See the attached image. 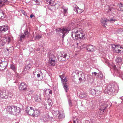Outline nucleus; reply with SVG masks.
I'll use <instances>...</instances> for the list:
<instances>
[{
	"label": "nucleus",
	"instance_id": "27",
	"mask_svg": "<svg viewBox=\"0 0 123 123\" xmlns=\"http://www.w3.org/2000/svg\"><path fill=\"white\" fill-rule=\"evenodd\" d=\"M48 105L46 107L47 108L48 107L49 108H50L52 107V101L50 99H48Z\"/></svg>",
	"mask_w": 123,
	"mask_h": 123
},
{
	"label": "nucleus",
	"instance_id": "24",
	"mask_svg": "<svg viewBox=\"0 0 123 123\" xmlns=\"http://www.w3.org/2000/svg\"><path fill=\"white\" fill-rule=\"evenodd\" d=\"M55 60H49V64L51 66H54L55 64Z\"/></svg>",
	"mask_w": 123,
	"mask_h": 123
},
{
	"label": "nucleus",
	"instance_id": "5",
	"mask_svg": "<svg viewBox=\"0 0 123 123\" xmlns=\"http://www.w3.org/2000/svg\"><path fill=\"white\" fill-rule=\"evenodd\" d=\"M69 56L66 53L62 52L60 53L58 55V57L59 60L60 61H64L67 60L69 58Z\"/></svg>",
	"mask_w": 123,
	"mask_h": 123
},
{
	"label": "nucleus",
	"instance_id": "6",
	"mask_svg": "<svg viewBox=\"0 0 123 123\" xmlns=\"http://www.w3.org/2000/svg\"><path fill=\"white\" fill-rule=\"evenodd\" d=\"M109 105H111V104L109 101L104 102L100 105V108L99 109L100 111V114H102L104 111L107 107Z\"/></svg>",
	"mask_w": 123,
	"mask_h": 123
},
{
	"label": "nucleus",
	"instance_id": "60",
	"mask_svg": "<svg viewBox=\"0 0 123 123\" xmlns=\"http://www.w3.org/2000/svg\"><path fill=\"white\" fill-rule=\"evenodd\" d=\"M7 51H9V49H7Z\"/></svg>",
	"mask_w": 123,
	"mask_h": 123
},
{
	"label": "nucleus",
	"instance_id": "9",
	"mask_svg": "<svg viewBox=\"0 0 123 123\" xmlns=\"http://www.w3.org/2000/svg\"><path fill=\"white\" fill-rule=\"evenodd\" d=\"M7 65V62L0 60V71H1L5 70Z\"/></svg>",
	"mask_w": 123,
	"mask_h": 123
},
{
	"label": "nucleus",
	"instance_id": "23",
	"mask_svg": "<svg viewBox=\"0 0 123 123\" xmlns=\"http://www.w3.org/2000/svg\"><path fill=\"white\" fill-rule=\"evenodd\" d=\"M55 0H47V3L48 4L52 6H55L56 5H57L56 4L54 5L53 4L55 2Z\"/></svg>",
	"mask_w": 123,
	"mask_h": 123
},
{
	"label": "nucleus",
	"instance_id": "44",
	"mask_svg": "<svg viewBox=\"0 0 123 123\" xmlns=\"http://www.w3.org/2000/svg\"><path fill=\"white\" fill-rule=\"evenodd\" d=\"M42 37V36L41 35L37 34L36 35L35 37V38L36 39H38L41 38Z\"/></svg>",
	"mask_w": 123,
	"mask_h": 123
},
{
	"label": "nucleus",
	"instance_id": "64",
	"mask_svg": "<svg viewBox=\"0 0 123 123\" xmlns=\"http://www.w3.org/2000/svg\"><path fill=\"white\" fill-rule=\"evenodd\" d=\"M58 5V6H59V5Z\"/></svg>",
	"mask_w": 123,
	"mask_h": 123
},
{
	"label": "nucleus",
	"instance_id": "46",
	"mask_svg": "<svg viewBox=\"0 0 123 123\" xmlns=\"http://www.w3.org/2000/svg\"><path fill=\"white\" fill-rule=\"evenodd\" d=\"M43 74L41 71H39L38 73L37 74V76L38 77H40V76L42 75Z\"/></svg>",
	"mask_w": 123,
	"mask_h": 123
},
{
	"label": "nucleus",
	"instance_id": "63",
	"mask_svg": "<svg viewBox=\"0 0 123 123\" xmlns=\"http://www.w3.org/2000/svg\"><path fill=\"white\" fill-rule=\"evenodd\" d=\"M113 5V6H114V5Z\"/></svg>",
	"mask_w": 123,
	"mask_h": 123
},
{
	"label": "nucleus",
	"instance_id": "48",
	"mask_svg": "<svg viewBox=\"0 0 123 123\" xmlns=\"http://www.w3.org/2000/svg\"><path fill=\"white\" fill-rule=\"evenodd\" d=\"M92 74H94V76L96 77H98V73H97L94 72H93L92 73Z\"/></svg>",
	"mask_w": 123,
	"mask_h": 123
},
{
	"label": "nucleus",
	"instance_id": "1",
	"mask_svg": "<svg viewBox=\"0 0 123 123\" xmlns=\"http://www.w3.org/2000/svg\"><path fill=\"white\" fill-rule=\"evenodd\" d=\"M71 36L75 40H77L79 39L84 40L86 38L85 35L83 33L82 29L78 27H76L72 29Z\"/></svg>",
	"mask_w": 123,
	"mask_h": 123
},
{
	"label": "nucleus",
	"instance_id": "10",
	"mask_svg": "<svg viewBox=\"0 0 123 123\" xmlns=\"http://www.w3.org/2000/svg\"><path fill=\"white\" fill-rule=\"evenodd\" d=\"M27 85L24 82L21 83L18 87V89L20 90L25 91L27 89Z\"/></svg>",
	"mask_w": 123,
	"mask_h": 123
},
{
	"label": "nucleus",
	"instance_id": "43",
	"mask_svg": "<svg viewBox=\"0 0 123 123\" xmlns=\"http://www.w3.org/2000/svg\"><path fill=\"white\" fill-rule=\"evenodd\" d=\"M101 93V92L97 90L96 91V93L95 95L96 96H98L100 95Z\"/></svg>",
	"mask_w": 123,
	"mask_h": 123
},
{
	"label": "nucleus",
	"instance_id": "7",
	"mask_svg": "<svg viewBox=\"0 0 123 123\" xmlns=\"http://www.w3.org/2000/svg\"><path fill=\"white\" fill-rule=\"evenodd\" d=\"M112 48L113 49V51L114 52L118 53L121 51L122 52H123V46L119 47L118 46L113 45Z\"/></svg>",
	"mask_w": 123,
	"mask_h": 123
},
{
	"label": "nucleus",
	"instance_id": "22",
	"mask_svg": "<svg viewBox=\"0 0 123 123\" xmlns=\"http://www.w3.org/2000/svg\"><path fill=\"white\" fill-rule=\"evenodd\" d=\"M42 117L44 121L46 122L48 120L49 117L48 114H46L45 115H42Z\"/></svg>",
	"mask_w": 123,
	"mask_h": 123
},
{
	"label": "nucleus",
	"instance_id": "3",
	"mask_svg": "<svg viewBox=\"0 0 123 123\" xmlns=\"http://www.w3.org/2000/svg\"><path fill=\"white\" fill-rule=\"evenodd\" d=\"M0 94V97L2 98H10L13 96L12 93L10 91L7 90L1 91Z\"/></svg>",
	"mask_w": 123,
	"mask_h": 123
},
{
	"label": "nucleus",
	"instance_id": "58",
	"mask_svg": "<svg viewBox=\"0 0 123 123\" xmlns=\"http://www.w3.org/2000/svg\"><path fill=\"white\" fill-rule=\"evenodd\" d=\"M74 123H76V122L75 121H73Z\"/></svg>",
	"mask_w": 123,
	"mask_h": 123
},
{
	"label": "nucleus",
	"instance_id": "29",
	"mask_svg": "<svg viewBox=\"0 0 123 123\" xmlns=\"http://www.w3.org/2000/svg\"><path fill=\"white\" fill-rule=\"evenodd\" d=\"M41 98L40 96L36 95L34 96V98L36 102L40 101L41 100Z\"/></svg>",
	"mask_w": 123,
	"mask_h": 123
},
{
	"label": "nucleus",
	"instance_id": "36",
	"mask_svg": "<svg viewBox=\"0 0 123 123\" xmlns=\"http://www.w3.org/2000/svg\"><path fill=\"white\" fill-rule=\"evenodd\" d=\"M31 67V65H27L25 66V68L24 69V70L25 71H26L27 70H29Z\"/></svg>",
	"mask_w": 123,
	"mask_h": 123
},
{
	"label": "nucleus",
	"instance_id": "39",
	"mask_svg": "<svg viewBox=\"0 0 123 123\" xmlns=\"http://www.w3.org/2000/svg\"><path fill=\"white\" fill-rule=\"evenodd\" d=\"M98 77L100 79L103 78V76L102 73H99Z\"/></svg>",
	"mask_w": 123,
	"mask_h": 123
},
{
	"label": "nucleus",
	"instance_id": "49",
	"mask_svg": "<svg viewBox=\"0 0 123 123\" xmlns=\"http://www.w3.org/2000/svg\"><path fill=\"white\" fill-rule=\"evenodd\" d=\"M22 12L24 15L27 16V13L25 12V11L23 10H22L21 11Z\"/></svg>",
	"mask_w": 123,
	"mask_h": 123
},
{
	"label": "nucleus",
	"instance_id": "26",
	"mask_svg": "<svg viewBox=\"0 0 123 123\" xmlns=\"http://www.w3.org/2000/svg\"><path fill=\"white\" fill-rule=\"evenodd\" d=\"M80 82H81L83 81H85L86 80L85 75L83 74H80V77L79 79Z\"/></svg>",
	"mask_w": 123,
	"mask_h": 123
},
{
	"label": "nucleus",
	"instance_id": "57",
	"mask_svg": "<svg viewBox=\"0 0 123 123\" xmlns=\"http://www.w3.org/2000/svg\"><path fill=\"white\" fill-rule=\"evenodd\" d=\"M35 1L37 3H39V2L37 0H36Z\"/></svg>",
	"mask_w": 123,
	"mask_h": 123
},
{
	"label": "nucleus",
	"instance_id": "17",
	"mask_svg": "<svg viewBox=\"0 0 123 123\" xmlns=\"http://www.w3.org/2000/svg\"><path fill=\"white\" fill-rule=\"evenodd\" d=\"M108 19L105 18H102L101 20V22L102 23L104 27H106V25H107L106 22L108 21Z\"/></svg>",
	"mask_w": 123,
	"mask_h": 123
},
{
	"label": "nucleus",
	"instance_id": "12",
	"mask_svg": "<svg viewBox=\"0 0 123 123\" xmlns=\"http://www.w3.org/2000/svg\"><path fill=\"white\" fill-rule=\"evenodd\" d=\"M21 109L20 108L17 107L16 106H14V109L13 110L12 115H18L21 111Z\"/></svg>",
	"mask_w": 123,
	"mask_h": 123
},
{
	"label": "nucleus",
	"instance_id": "20",
	"mask_svg": "<svg viewBox=\"0 0 123 123\" xmlns=\"http://www.w3.org/2000/svg\"><path fill=\"white\" fill-rule=\"evenodd\" d=\"M8 0H0V7H1L5 5V3H8Z\"/></svg>",
	"mask_w": 123,
	"mask_h": 123
},
{
	"label": "nucleus",
	"instance_id": "28",
	"mask_svg": "<svg viewBox=\"0 0 123 123\" xmlns=\"http://www.w3.org/2000/svg\"><path fill=\"white\" fill-rule=\"evenodd\" d=\"M118 5L119 8L117 9V10L119 11H123V4L120 3L118 4Z\"/></svg>",
	"mask_w": 123,
	"mask_h": 123
},
{
	"label": "nucleus",
	"instance_id": "31",
	"mask_svg": "<svg viewBox=\"0 0 123 123\" xmlns=\"http://www.w3.org/2000/svg\"><path fill=\"white\" fill-rule=\"evenodd\" d=\"M62 8L63 10V13L64 14V16H67L68 14V9L66 8H65L63 7H62Z\"/></svg>",
	"mask_w": 123,
	"mask_h": 123
},
{
	"label": "nucleus",
	"instance_id": "35",
	"mask_svg": "<svg viewBox=\"0 0 123 123\" xmlns=\"http://www.w3.org/2000/svg\"><path fill=\"white\" fill-rule=\"evenodd\" d=\"M11 69L14 71V72L16 71V68L15 66L13 64H11L10 67Z\"/></svg>",
	"mask_w": 123,
	"mask_h": 123
},
{
	"label": "nucleus",
	"instance_id": "53",
	"mask_svg": "<svg viewBox=\"0 0 123 123\" xmlns=\"http://www.w3.org/2000/svg\"><path fill=\"white\" fill-rule=\"evenodd\" d=\"M4 12V11H3L1 10H0V14L3 13Z\"/></svg>",
	"mask_w": 123,
	"mask_h": 123
},
{
	"label": "nucleus",
	"instance_id": "11",
	"mask_svg": "<svg viewBox=\"0 0 123 123\" xmlns=\"http://www.w3.org/2000/svg\"><path fill=\"white\" fill-rule=\"evenodd\" d=\"M10 41L11 38L10 37H4L3 38L2 40V44L3 45H4L6 43L7 44H8L9 43Z\"/></svg>",
	"mask_w": 123,
	"mask_h": 123
},
{
	"label": "nucleus",
	"instance_id": "2",
	"mask_svg": "<svg viewBox=\"0 0 123 123\" xmlns=\"http://www.w3.org/2000/svg\"><path fill=\"white\" fill-rule=\"evenodd\" d=\"M117 86L115 85H109L106 88L104 92L105 93L108 94L109 95L112 94L115 92H117L116 89Z\"/></svg>",
	"mask_w": 123,
	"mask_h": 123
},
{
	"label": "nucleus",
	"instance_id": "59",
	"mask_svg": "<svg viewBox=\"0 0 123 123\" xmlns=\"http://www.w3.org/2000/svg\"><path fill=\"white\" fill-rule=\"evenodd\" d=\"M109 9L110 11H111V9L110 8H109Z\"/></svg>",
	"mask_w": 123,
	"mask_h": 123
},
{
	"label": "nucleus",
	"instance_id": "25",
	"mask_svg": "<svg viewBox=\"0 0 123 123\" xmlns=\"http://www.w3.org/2000/svg\"><path fill=\"white\" fill-rule=\"evenodd\" d=\"M63 87L64 89L65 92H68L69 89L68 88V85L67 83H65V84L63 83Z\"/></svg>",
	"mask_w": 123,
	"mask_h": 123
},
{
	"label": "nucleus",
	"instance_id": "34",
	"mask_svg": "<svg viewBox=\"0 0 123 123\" xmlns=\"http://www.w3.org/2000/svg\"><path fill=\"white\" fill-rule=\"evenodd\" d=\"M60 77L61 79V81L63 83H64V82H67L66 78L65 77H63L62 78L61 76H60Z\"/></svg>",
	"mask_w": 123,
	"mask_h": 123
},
{
	"label": "nucleus",
	"instance_id": "50",
	"mask_svg": "<svg viewBox=\"0 0 123 123\" xmlns=\"http://www.w3.org/2000/svg\"><path fill=\"white\" fill-rule=\"evenodd\" d=\"M75 75H76V74L75 72H73L72 74V76L74 77V78L75 79V78H74V77L75 76Z\"/></svg>",
	"mask_w": 123,
	"mask_h": 123
},
{
	"label": "nucleus",
	"instance_id": "56",
	"mask_svg": "<svg viewBox=\"0 0 123 123\" xmlns=\"http://www.w3.org/2000/svg\"><path fill=\"white\" fill-rule=\"evenodd\" d=\"M49 33L50 34V35H53V31H52Z\"/></svg>",
	"mask_w": 123,
	"mask_h": 123
},
{
	"label": "nucleus",
	"instance_id": "37",
	"mask_svg": "<svg viewBox=\"0 0 123 123\" xmlns=\"http://www.w3.org/2000/svg\"><path fill=\"white\" fill-rule=\"evenodd\" d=\"M58 113H59V116L58 117L59 119H62L64 117V114H61L60 113H59V111H58Z\"/></svg>",
	"mask_w": 123,
	"mask_h": 123
},
{
	"label": "nucleus",
	"instance_id": "38",
	"mask_svg": "<svg viewBox=\"0 0 123 123\" xmlns=\"http://www.w3.org/2000/svg\"><path fill=\"white\" fill-rule=\"evenodd\" d=\"M74 10L75 12H76V13H80V12H78L79 10H80V9H79V7H74Z\"/></svg>",
	"mask_w": 123,
	"mask_h": 123
},
{
	"label": "nucleus",
	"instance_id": "41",
	"mask_svg": "<svg viewBox=\"0 0 123 123\" xmlns=\"http://www.w3.org/2000/svg\"><path fill=\"white\" fill-rule=\"evenodd\" d=\"M4 12L3 13L0 14V18L2 19H4L5 17V16L4 15Z\"/></svg>",
	"mask_w": 123,
	"mask_h": 123
},
{
	"label": "nucleus",
	"instance_id": "30",
	"mask_svg": "<svg viewBox=\"0 0 123 123\" xmlns=\"http://www.w3.org/2000/svg\"><path fill=\"white\" fill-rule=\"evenodd\" d=\"M116 72L117 74H117V75L121 77L122 79L123 80V73H122L121 72L118 70L116 71Z\"/></svg>",
	"mask_w": 123,
	"mask_h": 123
},
{
	"label": "nucleus",
	"instance_id": "45",
	"mask_svg": "<svg viewBox=\"0 0 123 123\" xmlns=\"http://www.w3.org/2000/svg\"><path fill=\"white\" fill-rule=\"evenodd\" d=\"M54 6V7L53 8L52 6H51L49 8V9L51 11H52L55 8H56V7H55V6Z\"/></svg>",
	"mask_w": 123,
	"mask_h": 123
},
{
	"label": "nucleus",
	"instance_id": "16",
	"mask_svg": "<svg viewBox=\"0 0 123 123\" xmlns=\"http://www.w3.org/2000/svg\"><path fill=\"white\" fill-rule=\"evenodd\" d=\"M14 106H9L7 107V111L9 114L12 115L13 111L14 109Z\"/></svg>",
	"mask_w": 123,
	"mask_h": 123
},
{
	"label": "nucleus",
	"instance_id": "4",
	"mask_svg": "<svg viewBox=\"0 0 123 123\" xmlns=\"http://www.w3.org/2000/svg\"><path fill=\"white\" fill-rule=\"evenodd\" d=\"M56 31L57 33H58L59 32L62 34V38L63 39L65 36L69 33L70 30L68 28L64 27L57 29L56 30Z\"/></svg>",
	"mask_w": 123,
	"mask_h": 123
},
{
	"label": "nucleus",
	"instance_id": "61",
	"mask_svg": "<svg viewBox=\"0 0 123 123\" xmlns=\"http://www.w3.org/2000/svg\"><path fill=\"white\" fill-rule=\"evenodd\" d=\"M18 123V122H16V123Z\"/></svg>",
	"mask_w": 123,
	"mask_h": 123
},
{
	"label": "nucleus",
	"instance_id": "21",
	"mask_svg": "<svg viewBox=\"0 0 123 123\" xmlns=\"http://www.w3.org/2000/svg\"><path fill=\"white\" fill-rule=\"evenodd\" d=\"M80 97L81 98H83L87 99L88 98L87 96L85 93L82 92H81L80 95Z\"/></svg>",
	"mask_w": 123,
	"mask_h": 123
},
{
	"label": "nucleus",
	"instance_id": "18",
	"mask_svg": "<svg viewBox=\"0 0 123 123\" xmlns=\"http://www.w3.org/2000/svg\"><path fill=\"white\" fill-rule=\"evenodd\" d=\"M122 58L120 57H117L115 60L117 64L119 65L121 64L122 63Z\"/></svg>",
	"mask_w": 123,
	"mask_h": 123
},
{
	"label": "nucleus",
	"instance_id": "15",
	"mask_svg": "<svg viewBox=\"0 0 123 123\" xmlns=\"http://www.w3.org/2000/svg\"><path fill=\"white\" fill-rule=\"evenodd\" d=\"M8 29L7 25H3L0 27V31L2 32H3L7 31Z\"/></svg>",
	"mask_w": 123,
	"mask_h": 123
},
{
	"label": "nucleus",
	"instance_id": "32",
	"mask_svg": "<svg viewBox=\"0 0 123 123\" xmlns=\"http://www.w3.org/2000/svg\"><path fill=\"white\" fill-rule=\"evenodd\" d=\"M68 97V104L69 106L70 107H71L73 105L72 104V101L71 100V98L69 97V96Z\"/></svg>",
	"mask_w": 123,
	"mask_h": 123
},
{
	"label": "nucleus",
	"instance_id": "51",
	"mask_svg": "<svg viewBox=\"0 0 123 123\" xmlns=\"http://www.w3.org/2000/svg\"><path fill=\"white\" fill-rule=\"evenodd\" d=\"M33 92V91L32 90H31L29 92V94H30L31 93H32Z\"/></svg>",
	"mask_w": 123,
	"mask_h": 123
},
{
	"label": "nucleus",
	"instance_id": "47",
	"mask_svg": "<svg viewBox=\"0 0 123 123\" xmlns=\"http://www.w3.org/2000/svg\"><path fill=\"white\" fill-rule=\"evenodd\" d=\"M24 34L25 36H27V37H28L29 36V32L27 30L25 31L24 32Z\"/></svg>",
	"mask_w": 123,
	"mask_h": 123
},
{
	"label": "nucleus",
	"instance_id": "54",
	"mask_svg": "<svg viewBox=\"0 0 123 123\" xmlns=\"http://www.w3.org/2000/svg\"><path fill=\"white\" fill-rule=\"evenodd\" d=\"M34 17V16L33 14H32L31 15H30V17L31 18H32V17Z\"/></svg>",
	"mask_w": 123,
	"mask_h": 123
},
{
	"label": "nucleus",
	"instance_id": "13",
	"mask_svg": "<svg viewBox=\"0 0 123 123\" xmlns=\"http://www.w3.org/2000/svg\"><path fill=\"white\" fill-rule=\"evenodd\" d=\"M87 51L89 52H92L95 51V47L94 46L91 45L87 46L86 47Z\"/></svg>",
	"mask_w": 123,
	"mask_h": 123
},
{
	"label": "nucleus",
	"instance_id": "42",
	"mask_svg": "<svg viewBox=\"0 0 123 123\" xmlns=\"http://www.w3.org/2000/svg\"><path fill=\"white\" fill-rule=\"evenodd\" d=\"M25 36L23 34L22 35H21L20 36V41H21L25 37Z\"/></svg>",
	"mask_w": 123,
	"mask_h": 123
},
{
	"label": "nucleus",
	"instance_id": "33",
	"mask_svg": "<svg viewBox=\"0 0 123 123\" xmlns=\"http://www.w3.org/2000/svg\"><path fill=\"white\" fill-rule=\"evenodd\" d=\"M90 93L93 95H95L96 93V90L94 89H91L90 90Z\"/></svg>",
	"mask_w": 123,
	"mask_h": 123
},
{
	"label": "nucleus",
	"instance_id": "52",
	"mask_svg": "<svg viewBox=\"0 0 123 123\" xmlns=\"http://www.w3.org/2000/svg\"><path fill=\"white\" fill-rule=\"evenodd\" d=\"M38 69H36V70H35V71L34 72V71H33V74H34V75H35V74H34V73H36L37 72V71H38Z\"/></svg>",
	"mask_w": 123,
	"mask_h": 123
},
{
	"label": "nucleus",
	"instance_id": "40",
	"mask_svg": "<svg viewBox=\"0 0 123 123\" xmlns=\"http://www.w3.org/2000/svg\"><path fill=\"white\" fill-rule=\"evenodd\" d=\"M108 21H109L111 23H113L116 20V19H114L113 18H111L110 19H108Z\"/></svg>",
	"mask_w": 123,
	"mask_h": 123
},
{
	"label": "nucleus",
	"instance_id": "19",
	"mask_svg": "<svg viewBox=\"0 0 123 123\" xmlns=\"http://www.w3.org/2000/svg\"><path fill=\"white\" fill-rule=\"evenodd\" d=\"M48 57L49 58V60H55L56 58L55 56L52 53H49L48 54Z\"/></svg>",
	"mask_w": 123,
	"mask_h": 123
},
{
	"label": "nucleus",
	"instance_id": "14",
	"mask_svg": "<svg viewBox=\"0 0 123 123\" xmlns=\"http://www.w3.org/2000/svg\"><path fill=\"white\" fill-rule=\"evenodd\" d=\"M40 114V111L38 109H35L33 115L32 117H37L39 116Z\"/></svg>",
	"mask_w": 123,
	"mask_h": 123
},
{
	"label": "nucleus",
	"instance_id": "55",
	"mask_svg": "<svg viewBox=\"0 0 123 123\" xmlns=\"http://www.w3.org/2000/svg\"><path fill=\"white\" fill-rule=\"evenodd\" d=\"M49 94H52V92L51 90H50L49 92Z\"/></svg>",
	"mask_w": 123,
	"mask_h": 123
},
{
	"label": "nucleus",
	"instance_id": "8",
	"mask_svg": "<svg viewBox=\"0 0 123 123\" xmlns=\"http://www.w3.org/2000/svg\"><path fill=\"white\" fill-rule=\"evenodd\" d=\"M34 108L32 107H27L25 108V111L29 115L32 116L34 112Z\"/></svg>",
	"mask_w": 123,
	"mask_h": 123
},
{
	"label": "nucleus",
	"instance_id": "62",
	"mask_svg": "<svg viewBox=\"0 0 123 123\" xmlns=\"http://www.w3.org/2000/svg\"><path fill=\"white\" fill-rule=\"evenodd\" d=\"M58 8V7H57L56 8H57V9Z\"/></svg>",
	"mask_w": 123,
	"mask_h": 123
}]
</instances>
